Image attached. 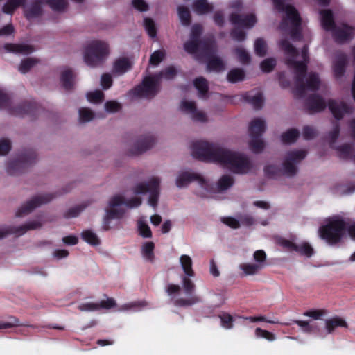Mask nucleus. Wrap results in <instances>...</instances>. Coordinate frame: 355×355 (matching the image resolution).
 <instances>
[{
    "label": "nucleus",
    "mask_w": 355,
    "mask_h": 355,
    "mask_svg": "<svg viewBox=\"0 0 355 355\" xmlns=\"http://www.w3.org/2000/svg\"><path fill=\"white\" fill-rule=\"evenodd\" d=\"M346 64V55L340 53H337L335 56L333 64L334 76L336 78H340L344 74Z\"/></svg>",
    "instance_id": "nucleus-22"
},
{
    "label": "nucleus",
    "mask_w": 355,
    "mask_h": 355,
    "mask_svg": "<svg viewBox=\"0 0 355 355\" xmlns=\"http://www.w3.org/2000/svg\"><path fill=\"white\" fill-rule=\"evenodd\" d=\"M55 11H62L66 6L65 0H42ZM24 15L28 20L40 17L43 13V4L42 0H36L24 6Z\"/></svg>",
    "instance_id": "nucleus-11"
},
{
    "label": "nucleus",
    "mask_w": 355,
    "mask_h": 355,
    "mask_svg": "<svg viewBox=\"0 0 355 355\" xmlns=\"http://www.w3.org/2000/svg\"><path fill=\"white\" fill-rule=\"evenodd\" d=\"M155 245L152 241H148L143 244L141 247V253L143 257L148 261H153L154 259Z\"/></svg>",
    "instance_id": "nucleus-41"
},
{
    "label": "nucleus",
    "mask_w": 355,
    "mask_h": 355,
    "mask_svg": "<svg viewBox=\"0 0 355 355\" xmlns=\"http://www.w3.org/2000/svg\"><path fill=\"white\" fill-rule=\"evenodd\" d=\"M198 181V184L206 190L208 189V183L197 173L191 171L182 170L179 171L175 178L177 187L182 189L187 187L191 182Z\"/></svg>",
    "instance_id": "nucleus-14"
},
{
    "label": "nucleus",
    "mask_w": 355,
    "mask_h": 355,
    "mask_svg": "<svg viewBox=\"0 0 355 355\" xmlns=\"http://www.w3.org/2000/svg\"><path fill=\"white\" fill-rule=\"evenodd\" d=\"M162 180L158 176H151L146 181H141L135 183L130 191L135 196L125 198L121 193L112 196L107 200L105 207V215L103 218V227L107 230L110 229V222L113 219H120L125 214L123 205L128 208H136L142 203V198L139 195L149 194L148 203L155 208L157 205L160 193V184Z\"/></svg>",
    "instance_id": "nucleus-1"
},
{
    "label": "nucleus",
    "mask_w": 355,
    "mask_h": 355,
    "mask_svg": "<svg viewBox=\"0 0 355 355\" xmlns=\"http://www.w3.org/2000/svg\"><path fill=\"white\" fill-rule=\"evenodd\" d=\"M276 64V60L273 58H267L261 62L260 64L261 69L263 72L271 71Z\"/></svg>",
    "instance_id": "nucleus-57"
},
{
    "label": "nucleus",
    "mask_w": 355,
    "mask_h": 355,
    "mask_svg": "<svg viewBox=\"0 0 355 355\" xmlns=\"http://www.w3.org/2000/svg\"><path fill=\"white\" fill-rule=\"evenodd\" d=\"M339 132L340 129L338 126H335L329 133L328 140L331 146L336 150L338 155L342 159H347L351 156V146L345 144L337 147L334 145L336 139L338 137Z\"/></svg>",
    "instance_id": "nucleus-15"
},
{
    "label": "nucleus",
    "mask_w": 355,
    "mask_h": 355,
    "mask_svg": "<svg viewBox=\"0 0 355 355\" xmlns=\"http://www.w3.org/2000/svg\"><path fill=\"white\" fill-rule=\"evenodd\" d=\"M239 267L245 275H254L263 268V264L244 263L240 264Z\"/></svg>",
    "instance_id": "nucleus-28"
},
{
    "label": "nucleus",
    "mask_w": 355,
    "mask_h": 355,
    "mask_svg": "<svg viewBox=\"0 0 355 355\" xmlns=\"http://www.w3.org/2000/svg\"><path fill=\"white\" fill-rule=\"evenodd\" d=\"M39 62L40 60L36 58H27L21 60L18 67V70L21 73H26L33 67L36 66Z\"/></svg>",
    "instance_id": "nucleus-33"
},
{
    "label": "nucleus",
    "mask_w": 355,
    "mask_h": 355,
    "mask_svg": "<svg viewBox=\"0 0 355 355\" xmlns=\"http://www.w3.org/2000/svg\"><path fill=\"white\" fill-rule=\"evenodd\" d=\"M346 231L355 240V222L336 216L329 218L327 223L319 229V234L329 245H335L341 241Z\"/></svg>",
    "instance_id": "nucleus-4"
},
{
    "label": "nucleus",
    "mask_w": 355,
    "mask_h": 355,
    "mask_svg": "<svg viewBox=\"0 0 355 355\" xmlns=\"http://www.w3.org/2000/svg\"><path fill=\"white\" fill-rule=\"evenodd\" d=\"M27 232L25 223L18 226L3 225L0 227V240L11 234L19 237L25 234Z\"/></svg>",
    "instance_id": "nucleus-17"
},
{
    "label": "nucleus",
    "mask_w": 355,
    "mask_h": 355,
    "mask_svg": "<svg viewBox=\"0 0 355 355\" xmlns=\"http://www.w3.org/2000/svg\"><path fill=\"white\" fill-rule=\"evenodd\" d=\"M144 24L148 35L151 37H155L156 36V27L155 22L150 18H145L144 20Z\"/></svg>",
    "instance_id": "nucleus-53"
},
{
    "label": "nucleus",
    "mask_w": 355,
    "mask_h": 355,
    "mask_svg": "<svg viewBox=\"0 0 355 355\" xmlns=\"http://www.w3.org/2000/svg\"><path fill=\"white\" fill-rule=\"evenodd\" d=\"M181 266L185 273L189 277H193L194 272L192 269V260L188 255H182L180 258Z\"/></svg>",
    "instance_id": "nucleus-38"
},
{
    "label": "nucleus",
    "mask_w": 355,
    "mask_h": 355,
    "mask_svg": "<svg viewBox=\"0 0 355 355\" xmlns=\"http://www.w3.org/2000/svg\"><path fill=\"white\" fill-rule=\"evenodd\" d=\"M87 100L92 104H100L105 99V94L99 89L88 92L86 94Z\"/></svg>",
    "instance_id": "nucleus-39"
},
{
    "label": "nucleus",
    "mask_w": 355,
    "mask_h": 355,
    "mask_svg": "<svg viewBox=\"0 0 355 355\" xmlns=\"http://www.w3.org/2000/svg\"><path fill=\"white\" fill-rule=\"evenodd\" d=\"M199 301L196 296H190L188 299L180 298L176 300L175 304L178 306H189Z\"/></svg>",
    "instance_id": "nucleus-62"
},
{
    "label": "nucleus",
    "mask_w": 355,
    "mask_h": 355,
    "mask_svg": "<svg viewBox=\"0 0 355 355\" xmlns=\"http://www.w3.org/2000/svg\"><path fill=\"white\" fill-rule=\"evenodd\" d=\"M249 148L253 153H261L265 148V143L261 136L250 137Z\"/></svg>",
    "instance_id": "nucleus-31"
},
{
    "label": "nucleus",
    "mask_w": 355,
    "mask_h": 355,
    "mask_svg": "<svg viewBox=\"0 0 355 355\" xmlns=\"http://www.w3.org/2000/svg\"><path fill=\"white\" fill-rule=\"evenodd\" d=\"M4 49L8 52L22 55L31 54L35 50L33 46L24 44H6L4 46Z\"/></svg>",
    "instance_id": "nucleus-21"
},
{
    "label": "nucleus",
    "mask_w": 355,
    "mask_h": 355,
    "mask_svg": "<svg viewBox=\"0 0 355 355\" xmlns=\"http://www.w3.org/2000/svg\"><path fill=\"white\" fill-rule=\"evenodd\" d=\"M282 49L287 55V64L295 70L298 74L295 93L299 96H304L307 90L315 91L321 86V82L318 75L315 73H311L305 81L301 79L300 76L304 73L306 69V62L308 60L307 48L304 46L302 50L301 58L298 59L300 55L297 50L286 39H282L280 42Z\"/></svg>",
    "instance_id": "nucleus-3"
},
{
    "label": "nucleus",
    "mask_w": 355,
    "mask_h": 355,
    "mask_svg": "<svg viewBox=\"0 0 355 355\" xmlns=\"http://www.w3.org/2000/svg\"><path fill=\"white\" fill-rule=\"evenodd\" d=\"M275 7L281 12H285L286 17L280 25V29L288 33L293 40L300 38V18L297 10L284 0H272Z\"/></svg>",
    "instance_id": "nucleus-5"
},
{
    "label": "nucleus",
    "mask_w": 355,
    "mask_h": 355,
    "mask_svg": "<svg viewBox=\"0 0 355 355\" xmlns=\"http://www.w3.org/2000/svg\"><path fill=\"white\" fill-rule=\"evenodd\" d=\"M137 227L139 234L146 238H150L152 236L151 230L148 224L142 220H139L137 223Z\"/></svg>",
    "instance_id": "nucleus-51"
},
{
    "label": "nucleus",
    "mask_w": 355,
    "mask_h": 355,
    "mask_svg": "<svg viewBox=\"0 0 355 355\" xmlns=\"http://www.w3.org/2000/svg\"><path fill=\"white\" fill-rule=\"evenodd\" d=\"M74 74L69 68H63L60 72V82L66 89H70L74 85Z\"/></svg>",
    "instance_id": "nucleus-23"
},
{
    "label": "nucleus",
    "mask_w": 355,
    "mask_h": 355,
    "mask_svg": "<svg viewBox=\"0 0 355 355\" xmlns=\"http://www.w3.org/2000/svg\"><path fill=\"white\" fill-rule=\"evenodd\" d=\"M192 155L203 161L218 163L238 174L248 173L252 168L251 161L243 153L206 141L194 142L192 146Z\"/></svg>",
    "instance_id": "nucleus-2"
},
{
    "label": "nucleus",
    "mask_w": 355,
    "mask_h": 355,
    "mask_svg": "<svg viewBox=\"0 0 355 355\" xmlns=\"http://www.w3.org/2000/svg\"><path fill=\"white\" fill-rule=\"evenodd\" d=\"M255 335L258 338H263L270 341L275 339V336L273 334L260 328H257L255 329Z\"/></svg>",
    "instance_id": "nucleus-61"
},
{
    "label": "nucleus",
    "mask_w": 355,
    "mask_h": 355,
    "mask_svg": "<svg viewBox=\"0 0 355 355\" xmlns=\"http://www.w3.org/2000/svg\"><path fill=\"white\" fill-rule=\"evenodd\" d=\"M197 107L195 101L184 99L180 103V110L187 116Z\"/></svg>",
    "instance_id": "nucleus-48"
},
{
    "label": "nucleus",
    "mask_w": 355,
    "mask_h": 355,
    "mask_svg": "<svg viewBox=\"0 0 355 355\" xmlns=\"http://www.w3.org/2000/svg\"><path fill=\"white\" fill-rule=\"evenodd\" d=\"M322 26L326 30H333L335 39L338 42H344L350 39L354 35V28L347 25H342L334 28L333 15L331 10H322L320 12Z\"/></svg>",
    "instance_id": "nucleus-9"
},
{
    "label": "nucleus",
    "mask_w": 355,
    "mask_h": 355,
    "mask_svg": "<svg viewBox=\"0 0 355 355\" xmlns=\"http://www.w3.org/2000/svg\"><path fill=\"white\" fill-rule=\"evenodd\" d=\"M110 54V47L107 42L102 40H92L89 42L85 49L84 62L91 67H97L101 65Z\"/></svg>",
    "instance_id": "nucleus-7"
},
{
    "label": "nucleus",
    "mask_w": 355,
    "mask_h": 355,
    "mask_svg": "<svg viewBox=\"0 0 355 355\" xmlns=\"http://www.w3.org/2000/svg\"><path fill=\"white\" fill-rule=\"evenodd\" d=\"M234 179L230 175H223L217 183V190L218 191H223L228 189L234 184Z\"/></svg>",
    "instance_id": "nucleus-42"
},
{
    "label": "nucleus",
    "mask_w": 355,
    "mask_h": 355,
    "mask_svg": "<svg viewBox=\"0 0 355 355\" xmlns=\"http://www.w3.org/2000/svg\"><path fill=\"white\" fill-rule=\"evenodd\" d=\"M245 71L240 68H235L230 70L227 74V79L230 83H235L245 79Z\"/></svg>",
    "instance_id": "nucleus-35"
},
{
    "label": "nucleus",
    "mask_w": 355,
    "mask_h": 355,
    "mask_svg": "<svg viewBox=\"0 0 355 355\" xmlns=\"http://www.w3.org/2000/svg\"><path fill=\"white\" fill-rule=\"evenodd\" d=\"M78 116L80 123H86L92 121L95 117V114L90 108L81 107L78 110Z\"/></svg>",
    "instance_id": "nucleus-43"
},
{
    "label": "nucleus",
    "mask_w": 355,
    "mask_h": 355,
    "mask_svg": "<svg viewBox=\"0 0 355 355\" xmlns=\"http://www.w3.org/2000/svg\"><path fill=\"white\" fill-rule=\"evenodd\" d=\"M188 117L193 122L199 123H205L209 121L207 114L205 111L198 108V107L193 109V111Z\"/></svg>",
    "instance_id": "nucleus-29"
},
{
    "label": "nucleus",
    "mask_w": 355,
    "mask_h": 355,
    "mask_svg": "<svg viewBox=\"0 0 355 355\" xmlns=\"http://www.w3.org/2000/svg\"><path fill=\"white\" fill-rule=\"evenodd\" d=\"M113 84L112 77L109 73H103L101 76L100 85L103 89L107 90L110 89Z\"/></svg>",
    "instance_id": "nucleus-55"
},
{
    "label": "nucleus",
    "mask_w": 355,
    "mask_h": 355,
    "mask_svg": "<svg viewBox=\"0 0 355 355\" xmlns=\"http://www.w3.org/2000/svg\"><path fill=\"white\" fill-rule=\"evenodd\" d=\"M295 252L301 255L311 257L314 253V250L308 242L303 241L300 243H296Z\"/></svg>",
    "instance_id": "nucleus-37"
},
{
    "label": "nucleus",
    "mask_w": 355,
    "mask_h": 355,
    "mask_svg": "<svg viewBox=\"0 0 355 355\" xmlns=\"http://www.w3.org/2000/svg\"><path fill=\"white\" fill-rule=\"evenodd\" d=\"M275 241L277 244L282 246L288 251H295L296 243L295 239L292 237L291 239H287L281 236H276Z\"/></svg>",
    "instance_id": "nucleus-40"
},
{
    "label": "nucleus",
    "mask_w": 355,
    "mask_h": 355,
    "mask_svg": "<svg viewBox=\"0 0 355 355\" xmlns=\"http://www.w3.org/2000/svg\"><path fill=\"white\" fill-rule=\"evenodd\" d=\"M159 91V77L149 76L144 78L141 85L137 86L128 93L132 98L151 99Z\"/></svg>",
    "instance_id": "nucleus-10"
},
{
    "label": "nucleus",
    "mask_w": 355,
    "mask_h": 355,
    "mask_svg": "<svg viewBox=\"0 0 355 355\" xmlns=\"http://www.w3.org/2000/svg\"><path fill=\"white\" fill-rule=\"evenodd\" d=\"M45 220L42 216H39L35 218L28 220L25 223L27 231L40 230L42 227Z\"/></svg>",
    "instance_id": "nucleus-49"
},
{
    "label": "nucleus",
    "mask_w": 355,
    "mask_h": 355,
    "mask_svg": "<svg viewBox=\"0 0 355 355\" xmlns=\"http://www.w3.org/2000/svg\"><path fill=\"white\" fill-rule=\"evenodd\" d=\"M176 75V70L173 67H168L162 71L159 74H157L159 77V80L163 78L165 79H171Z\"/></svg>",
    "instance_id": "nucleus-58"
},
{
    "label": "nucleus",
    "mask_w": 355,
    "mask_h": 355,
    "mask_svg": "<svg viewBox=\"0 0 355 355\" xmlns=\"http://www.w3.org/2000/svg\"><path fill=\"white\" fill-rule=\"evenodd\" d=\"M152 146V141L150 139H141L132 143L129 148L128 153L131 155H138Z\"/></svg>",
    "instance_id": "nucleus-18"
},
{
    "label": "nucleus",
    "mask_w": 355,
    "mask_h": 355,
    "mask_svg": "<svg viewBox=\"0 0 355 355\" xmlns=\"http://www.w3.org/2000/svg\"><path fill=\"white\" fill-rule=\"evenodd\" d=\"M78 309L81 311H96L101 309L98 303L85 302L78 305Z\"/></svg>",
    "instance_id": "nucleus-56"
},
{
    "label": "nucleus",
    "mask_w": 355,
    "mask_h": 355,
    "mask_svg": "<svg viewBox=\"0 0 355 355\" xmlns=\"http://www.w3.org/2000/svg\"><path fill=\"white\" fill-rule=\"evenodd\" d=\"M193 9L199 15L206 14L213 10L212 5L209 4L207 0H194Z\"/></svg>",
    "instance_id": "nucleus-30"
},
{
    "label": "nucleus",
    "mask_w": 355,
    "mask_h": 355,
    "mask_svg": "<svg viewBox=\"0 0 355 355\" xmlns=\"http://www.w3.org/2000/svg\"><path fill=\"white\" fill-rule=\"evenodd\" d=\"M229 19L232 24L239 25L246 28H252L257 23V18L254 14L241 16L232 12L230 15Z\"/></svg>",
    "instance_id": "nucleus-16"
},
{
    "label": "nucleus",
    "mask_w": 355,
    "mask_h": 355,
    "mask_svg": "<svg viewBox=\"0 0 355 355\" xmlns=\"http://www.w3.org/2000/svg\"><path fill=\"white\" fill-rule=\"evenodd\" d=\"M254 51L257 55L263 57L267 52L266 42L262 38H258L254 42Z\"/></svg>",
    "instance_id": "nucleus-50"
},
{
    "label": "nucleus",
    "mask_w": 355,
    "mask_h": 355,
    "mask_svg": "<svg viewBox=\"0 0 355 355\" xmlns=\"http://www.w3.org/2000/svg\"><path fill=\"white\" fill-rule=\"evenodd\" d=\"M240 225L251 226L254 224V218L248 214H243L239 216Z\"/></svg>",
    "instance_id": "nucleus-64"
},
{
    "label": "nucleus",
    "mask_w": 355,
    "mask_h": 355,
    "mask_svg": "<svg viewBox=\"0 0 355 355\" xmlns=\"http://www.w3.org/2000/svg\"><path fill=\"white\" fill-rule=\"evenodd\" d=\"M194 85L198 90L200 95H205L208 89L207 80L204 78H198L194 80Z\"/></svg>",
    "instance_id": "nucleus-52"
},
{
    "label": "nucleus",
    "mask_w": 355,
    "mask_h": 355,
    "mask_svg": "<svg viewBox=\"0 0 355 355\" xmlns=\"http://www.w3.org/2000/svg\"><path fill=\"white\" fill-rule=\"evenodd\" d=\"M245 98L255 108H260L263 105V97L260 92H257L254 94H248Z\"/></svg>",
    "instance_id": "nucleus-47"
},
{
    "label": "nucleus",
    "mask_w": 355,
    "mask_h": 355,
    "mask_svg": "<svg viewBox=\"0 0 355 355\" xmlns=\"http://www.w3.org/2000/svg\"><path fill=\"white\" fill-rule=\"evenodd\" d=\"M55 198L53 193H42L31 198L26 202L23 204L16 211L17 217H23L33 211L36 208L47 204Z\"/></svg>",
    "instance_id": "nucleus-13"
},
{
    "label": "nucleus",
    "mask_w": 355,
    "mask_h": 355,
    "mask_svg": "<svg viewBox=\"0 0 355 355\" xmlns=\"http://www.w3.org/2000/svg\"><path fill=\"white\" fill-rule=\"evenodd\" d=\"M338 327H347L346 321L340 317H334L325 321V329L327 334H331Z\"/></svg>",
    "instance_id": "nucleus-26"
},
{
    "label": "nucleus",
    "mask_w": 355,
    "mask_h": 355,
    "mask_svg": "<svg viewBox=\"0 0 355 355\" xmlns=\"http://www.w3.org/2000/svg\"><path fill=\"white\" fill-rule=\"evenodd\" d=\"M299 137V132L296 129H290L284 132L281 136L282 141L284 144H292L295 142Z\"/></svg>",
    "instance_id": "nucleus-45"
},
{
    "label": "nucleus",
    "mask_w": 355,
    "mask_h": 355,
    "mask_svg": "<svg viewBox=\"0 0 355 355\" xmlns=\"http://www.w3.org/2000/svg\"><path fill=\"white\" fill-rule=\"evenodd\" d=\"M121 104L116 101H108L105 103V110L108 113H115L120 110Z\"/></svg>",
    "instance_id": "nucleus-54"
},
{
    "label": "nucleus",
    "mask_w": 355,
    "mask_h": 355,
    "mask_svg": "<svg viewBox=\"0 0 355 355\" xmlns=\"http://www.w3.org/2000/svg\"><path fill=\"white\" fill-rule=\"evenodd\" d=\"M37 160V155L32 150L20 153L10 159L6 165V172L11 175H17L23 173L26 168L31 166Z\"/></svg>",
    "instance_id": "nucleus-8"
},
{
    "label": "nucleus",
    "mask_w": 355,
    "mask_h": 355,
    "mask_svg": "<svg viewBox=\"0 0 355 355\" xmlns=\"http://www.w3.org/2000/svg\"><path fill=\"white\" fill-rule=\"evenodd\" d=\"M81 237L91 245L96 246L101 243V240L96 234L89 230H83L81 233Z\"/></svg>",
    "instance_id": "nucleus-34"
},
{
    "label": "nucleus",
    "mask_w": 355,
    "mask_h": 355,
    "mask_svg": "<svg viewBox=\"0 0 355 355\" xmlns=\"http://www.w3.org/2000/svg\"><path fill=\"white\" fill-rule=\"evenodd\" d=\"M294 323L297 324L305 333H313L318 330V326L311 321L295 320Z\"/></svg>",
    "instance_id": "nucleus-46"
},
{
    "label": "nucleus",
    "mask_w": 355,
    "mask_h": 355,
    "mask_svg": "<svg viewBox=\"0 0 355 355\" xmlns=\"http://www.w3.org/2000/svg\"><path fill=\"white\" fill-rule=\"evenodd\" d=\"M165 53L164 51H156L150 56V62L153 65H157L164 58Z\"/></svg>",
    "instance_id": "nucleus-59"
},
{
    "label": "nucleus",
    "mask_w": 355,
    "mask_h": 355,
    "mask_svg": "<svg viewBox=\"0 0 355 355\" xmlns=\"http://www.w3.org/2000/svg\"><path fill=\"white\" fill-rule=\"evenodd\" d=\"M328 106L334 116L337 119L343 118L345 114L352 111L351 107L346 104L333 100L328 101Z\"/></svg>",
    "instance_id": "nucleus-19"
},
{
    "label": "nucleus",
    "mask_w": 355,
    "mask_h": 355,
    "mask_svg": "<svg viewBox=\"0 0 355 355\" xmlns=\"http://www.w3.org/2000/svg\"><path fill=\"white\" fill-rule=\"evenodd\" d=\"M26 0H7L2 10L8 15H12L15 10L21 6H24Z\"/></svg>",
    "instance_id": "nucleus-32"
},
{
    "label": "nucleus",
    "mask_w": 355,
    "mask_h": 355,
    "mask_svg": "<svg viewBox=\"0 0 355 355\" xmlns=\"http://www.w3.org/2000/svg\"><path fill=\"white\" fill-rule=\"evenodd\" d=\"M9 319H10L9 322H0V329L12 328L14 327L21 325L19 324V320L16 317L10 316Z\"/></svg>",
    "instance_id": "nucleus-60"
},
{
    "label": "nucleus",
    "mask_w": 355,
    "mask_h": 355,
    "mask_svg": "<svg viewBox=\"0 0 355 355\" xmlns=\"http://www.w3.org/2000/svg\"><path fill=\"white\" fill-rule=\"evenodd\" d=\"M11 149L10 141L7 139L0 140V155H6Z\"/></svg>",
    "instance_id": "nucleus-63"
},
{
    "label": "nucleus",
    "mask_w": 355,
    "mask_h": 355,
    "mask_svg": "<svg viewBox=\"0 0 355 355\" xmlns=\"http://www.w3.org/2000/svg\"><path fill=\"white\" fill-rule=\"evenodd\" d=\"M207 69L219 72L225 69V64L221 59L217 57H209L207 61Z\"/></svg>",
    "instance_id": "nucleus-36"
},
{
    "label": "nucleus",
    "mask_w": 355,
    "mask_h": 355,
    "mask_svg": "<svg viewBox=\"0 0 355 355\" xmlns=\"http://www.w3.org/2000/svg\"><path fill=\"white\" fill-rule=\"evenodd\" d=\"M307 151L304 149H293L287 151L282 161V173L288 177L297 172V165L306 157Z\"/></svg>",
    "instance_id": "nucleus-12"
},
{
    "label": "nucleus",
    "mask_w": 355,
    "mask_h": 355,
    "mask_svg": "<svg viewBox=\"0 0 355 355\" xmlns=\"http://www.w3.org/2000/svg\"><path fill=\"white\" fill-rule=\"evenodd\" d=\"M309 108L314 112H320L326 107V103L318 96H314L308 101Z\"/></svg>",
    "instance_id": "nucleus-27"
},
{
    "label": "nucleus",
    "mask_w": 355,
    "mask_h": 355,
    "mask_svg": "<svg viewBox=\"0 0 355 355\" xmlns=\"http://www.w3.org/2000/svg\"><path fill=\"white\" fill-rule=\"evenodd\" d=\"M202 28L198 24H194L191 29L189 40L184 44V49L190 54H199L209 56L216 49L214 41H205L200 39Z\"/></svg>",
    "instance_id": "nucleus-6"
},
{
    "label": "nucleus",
    "mask_w": 355,
    "mask_h": 355,
    "mask_svg": "<svg viewBox=\"0 0 355 355\" xmlns=\"http://www.w3.org/2000/svg\"><path fill=\"white\" fill-rule=\"evenodd\" d=\"M266 122L261 118H255L251 121L248 127L249 137L261 136L266 130Z\"/></svg>",
    "instance_id": "nucleus-20"
},
{
    "label": "nucleus",
    "mask_w": 355,
    "mask_h": 355,
    "mask_svg": "<svg viewBox=\"0 0 355 355\" xmlns=\"http://www.w3.org/2000/svg\"><path fill=\"white\" fill-rule=\"evenodd\" d=\"M233 55L235 59L242 64H248L250 62V55L242 45L234 48Z\"/></svg>",
    "instance_id": "nucleus-25"
},
{
    "label": "nucleus",
    "mask_w": 355,
    "mask_h": 355,
    "mask_svg": "<svg viewBox=\"0 0 355 355\" xmlns=\"http://www.w3.org/2000/svg\"><path fill=\"white\" fill-rule=\"evenodd\" d=\"M178 13L182 24L184 26H189L191 22L189 10L184 6H180L178 8Z\"/></svg>",
    "instance_id": "nucleus-44"
},
{
    "label": "nucleus",
    "mask_w": 355,
    "mask_h": 355,
    "mask_svg": "<svg viewBox=\"0 0 355 355\" xmlns=\"http://www.w3.org/2000/svg\"><path fill=\"white\" fill-rule=\"evenodd\" d=\"M131 66L132 63L129 59L120 58L115 61L112 71L114 74L120 76L130 70Z\"/></svg>",
    "instance_id": "nucleus-24"
}]
</instances>
